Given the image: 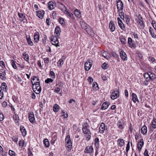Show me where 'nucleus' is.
I'll use <instances>...</instances> for the list:
<instances>
[{
	"instance_id": "obj_1",
	"label": "nucleus",
	"mask_w": 156,
	"mask_h": 156,
	"mask_svg": "<svg viewBox=\"0 0 156 156\" xmlns=\"http://www.w3.org/2000/svg\"><path fill=\"white\" fill-rule=\"evenodd\" d=\"M37 79V81H34L35 79H32L31 81L33 86V89L34 91L36 94H40L41 91V88L40 85L39 81L38 79Z\"/></svg>"
},
{
	"instance_id": "obj_2",
	"label": "nucleus",
	"mask_w": 156,
	"mask_h": 156,
	"mask_svg": "<svg viewBox=\"0 0 156 156\" xmlns=\"http://www.w3.org/2000/svg\"><path fill=\"white\" fill-rule=\"evenodd\" d=\"M58 38H59V37L58 35L55 36V37L53 35L50 37L51 41L52 42V44L55 45L57 47L60 46L58 44Z\"/></svg>"
},
{
	"instance_id": "obj_3",
	"label": "nucleus",
	"mask_w": 156,
	"mask_h": 156,
	"mask_svg": "<svg viewBox=\"0 0 156 156\" xmlns=\"http://www.w3.org/2000/svg\"><path fill=\"white\" fill-rule=\"evenodd\" d=\"M66 146L69 149L71 150L72 148V142L70 138L69 135H68L65 139Z\"/></svg>"
},
{
	"instance_id": "obj_4",
	"label": "nucleus",
	"mask_w": 156,
	"mask_h": 156,
	"mask_svg": "<svg viewBox=\"0 0 156 156\" xmlns=\"http://www.w3.org/2000/svg\"><path fill=\"white\" fill-rule=\"evenodd\" d=\"M84 152L85 153H89L90 155L92 156L94 152V149L92 146H88L86 147Z\"/></svg>"
},
{
	"instance_id": "obj_5",
	"label": "nucleus",
	"mask_w": 156,
	"mask_h": 156,
	"mask_svg": "<svg viewBox=\"0 0 156 156\" xmlns=\"http://www.w3.org/2000/svg\"><path fill=\"white\" fill-rule=\"evenodd\" d=\"M93 61L92 60L89 59L86 61L85 63V69L86 71H88L92 66Z\"/></svg>"
},
{
	"instance_id": "obj_6",
	"label": "nucleus",
	"mask_w": 156,
	"mask_h": 156,
	"mask_svg": "<svg viewBox=\"0 0 156 156\" xmlns=\"http://www.w3.org/2000/svg\"><path fill=\"white\" fill-rule=\"evenodd\" d=\"M116 6L118 12L123 10V5L122 2L120 0H118L116 2Z\"/></svg>"
},
{
	"instance_id": "obj_7",
	"label": "nucleus",
	"mask_w": 156,
	"mask_h": 156,
	"mask_svg": "<svg viewBox=\"0 0 156 156\" xmlns=\"http://www.w3.org/2000/svg\"><path fill=\"white\" fill-rule=\"evenodd\" d=\"M119 89L116 90H114L113 92L112 93L111 98L112 99L114 100L119 97Z\"/></svg>"
},
{
	"instance_id": "obj_8",
	"label": "nucleus",
	"mask_w": 156,
	"mask_h": 156,
	"mask_svg": "<svg viewBox=\"0 0 156 156\" xmlns=\"http://www.w3.org/2000/svg\"><path fill=\"white\" fill-rule=\"evenodd\" d=\"M85 30L91 36L93 37L94 35V33L93 30L89 25V26H87V27Z\"/></svg>"
},
{
	"instance_id": "obj_9",
	"label": "nucleus",
	"mask_w": 156,
	"mask_h": 156,
	"mask_svg": "<svg viewBox=\"0 0 156 156\" xmlns=\"http://www.w3.org/2000/svg\"><path fill=\"white\" fill-rule=\"evenodd\" d=\"M88 125L87 123H86L83 126L82 130L84 134L90 133V131L89 129L87 128Z\"/></svg>"
},
{
	"instance_id": "obj_10",
	"label": "nucleus",
	"mask_w": 156,
	"mask_h": 156,
	"mask_svg": "<svg viewBox=\"0 0 156 156\" xmlns=\"http://www.w3.org/2000/svg\"><path fill=\"white\" fill-rule=\"evenodd\" d=\"M28 118L30 122L31 123H34L35 121L34 116L33 112H30L28 114Z\"/></svg>"
},
{
	"instance_id": "obj_11",
	"label": "nucleus",
	"mask_w": 156,
	"mask_h": 156,
	"mask_svg": "<svg viewBox=\"0 0 156 156\" xmlns=\"http://www.w3.org/2000/svg\"><path fill=\"white\" fill-rule=\"evenodd\" d=\"M120 54L121 58L124 61H126L127 59V55L123 51L121 50L120 52Z\"/></svg>"
},
{
	"instance_id": "obj_12",
	"label": "nucleus",
	"mask_w": 156,
	"mask_h": 156,
	"mask_svg": "<svg viewBox=\"0 0 156 156\" xmlns=\"http://www.w3.org/2000/svg\"><path fill=\"white\" fill-rule=\"evenodd\" d=\"M144 142L143 140L142 139L140 140V141L138 142L137 144V148L138 150L140 151L142 149V147L143 146Z\"/></svg>"
},
{
	"instance_id": "obj_13",
	"label": "nucleus",
	"mask_w": 156,
	"mask_h": 156,
	"mask_svg": "<svg viewBox=\"0 0 156 156\" xmlns=\"http://www.w3.org/2000/svg\"><path fill=\"white\" fill-rule=\"evenodd\" d=\"M128 43L129 45V46L131 48H135L136 47V44L133 43V40L131 38H128Z\"/></svg>"
},
{
	"instance_id": "obj_14",
	"label": "nucleus",
	"mask_w": 156,
	"mask_h": 156,
	"mask_svg": "<svg viewBox=\"0 0 156 156\" xmlns=\"http://www.w3.org/2000/svg\"><path fill=\"white\" fill-rule=\"evenodd\" d=\"M109 26L111 31L112 32H113L115 29V25L114 24L113 21H110L109 23Z\"/></svg>"
},
{
	"instance_id": "obj_15",
	"label": "nucleus",
	"mask_w": 156,
	"mask_h": 156,
	"mask_svg": "<svg viewBox=\"0 0 156 156\" xmlns=\"http://www.w3.org/2000/svg\"><path fill=\"white\" fill-rule=\"evenodd\" d=\"M37 16L40 19L43 18L44 12V11H38L37 12Z\"/></svg>"
},
{
	"instance_id": "obj_16",
	"label": "nucleus",
	"mask_w": 156,
	"mask_h": 156,
	"mask_svg": "<svg viewBox=\"0 0 156 156\" xmlns=\"http://www.w3.org/2000/svg\"><path fill=\"white\" fill-rule=\"evenodd\" d=\"M20 131L23 136H25L27 134V131L24 127L22 126H20Z\"/></svg>"
},
{
	"instance_id": "obj_17",
	"label": "nucleus",
	"mask_w": 156,
	"mask_h": 156,
	"mask_svg": "<svg viewBox=\"0 0 156 156\" xmlns=\"http://www.w3.org/2000/svg\"><path fill=\"white\" fill-rule=\"evenodd\" d=\"M105 129V124L104 123H102L99 127V131L101 133H103Z\"/></svg>"
},
{
	"instance_id": "obj_18",
	"label": "nucleus",
	"mask_w": 156,
	"mask_h": 156,
	"mask_svg": "<svg viewBox=\"0 0 156 156\" xmlns=\"http://www.w3.org/2000/svg\"><path fill=\"white\" fill-rule=\"evenodd\" d=\"M109 105V104L108 102H104L102 105L101 109L102 110H105L107 108Z\"/></svg>"
},
{
	"instance_id": "obj_19",
	"label": "nucleus",
	"mask_w": 156,
	"mask_h": 156,
	"mask_svg": "<svg viewBox=\"0 0 156 156\" xmlns=\"http://www.w3.org/2000/svg\"><path fill=\"white\" fill-rule=\"evenodd\" d=\"M149 30L151 37L154 38H155L156 37V35L154 34L153 29L151 27H149Z\"/></svg>"
},
{
	"instance_id": "obj_20",
	"label": "nucleus",
	"mask_w": 156,
	"mask_h": 156,
	"mask_svg": "<svg viewBox=\"0 0 156 156\" xmlns=\"http://www.w3.org/2000/svg\"><path fill=\"white\" fill-rule=\"evenodd\" d=\"M92 88L94 90H97L99 89L98 85L97 82H94L93 83Z\"/></svg>"
},
{
	"instance_id": "obj_21",
	"label": "nucleus",
	"mask_w": 156,
	"mask_h": 156,
	"mask_svg": "<svg viewBox=\"0 0 156 156\" xmlns=\"http://www.w3.org/2000/svg\"><path fill=\"white\" fill-rule=\"evenodd\" d=\"M132 100L134 103H135L137 101L139 102V100L136 94L134 93H132Z\"/></svg>"
},
{
	"instance_id": "obj_22",
	"label": "nucleus",
	"mask_w": 156,
	"mask_h": 156,
	"mask_svg": "<svg viewBox=\"0 0 156 156\" xmlns=\"http://www.w3.org/2000/svg\"><path fill=\"white\" fill-rule=\"evenodd\" d=\"M59 6L60 9L62 11H65L66 12V11H67L66 7L62 3H60Z\"/></svg>"
},
{
	"instance_id": "obj_23",
	"label": "nucleus",
	"mask_w": 156,
	"mask_h": 156,
	"mask_svg": "<svg viewBox=\"0 0 156 156\" xmlns=\"http://www.w3.org/2000/svg\"><path fill=\"white\" fill-rule=\"evenodd\" d=\"M118 144L120 147L123 146L125 144L124 140L122 139H119L117 140Z\"/></svg>"
},
{
	"instance_id": "obj_24",
	"label": "nucleus",
	"mask_w": 156,
	"mask_h": 156,
	"mask_svg": "<svg viewBox=\"0 0 156 156\" xmlns=\"http://www.w3.org/2000/svg\"><path fill=\"white\" fill-rule=\"evenodd\" d=\"M18 16L21 19L20 20L22 22L24 20H26L25 16L24 15L23 13H18Z\"/></svg>"
},
{
	"instance_id": "obj_25",
	"label": "nucleus",
	"mask_w": 156,
	"mask_h": 156,
	"mask_svg": "<svg viewBox=\"0 0 156 156\" xmlns=\"http://www.w3.org/2000/svg\"><path fill=\"white\" fill-rule=\"evenodd\" d=\"M141 132L144 135L145 134L147 133V127L144 125L141 128Z\"/></svg>"
},
{
	"instance_id": "obj_26",
	"label": "nucleus",
	"mask_w": 156,
	"mask_h": 156,
	"mask_svg": "<svg viewBox=\"0 0 156 156\" xmlns=\"http://www.w3.org/2000/svg\"><path fill=\"white\" fill-rule=\"evenodd\" d=\"M80 23L82 28L84 30L87 27V26H89V25H87L85 23L82 21H80Z\"/></svg>"
},
{
	"instance_id": "obj_27",
	"label": "nucleus",
	"mask_w": 156,
	"mask_h": 156,
	"mask_svg": "<svg viewBox=\"0 0 156 156\" xmlns=\"http://www.w3.org/2000/svg\"><path fill=\"white\" fill-rule=\"evenodd\" d=\"M61 30L60 27H59L57 26L55 29V33L56 35H58V36L60 34Z\"/></svg>"
},
{
	"instance_id": "obj_28",
	"label": "nucleus",
	"mask_w": 156,
	"mask_h": 156,
	"mask_svg": "<svg viewBox=\"0 0 156 156\" xmlns=\"http://www.w3.org/2000/svg\"><path fill=\"white\" fill-rule=\"evenodd\" d=\"M53 2H48V8L49 9L51 10L54 8L55 5H53Z\"/></svg>"
},
{
	"instance_id": "obj_29",
	"label": "nucleus",
	"mask_w": 156,
	"mask_h": 156,
	"mask_svg": "<svg viewBox=\"0 0 156 156\" xmlns=\"http://www.w3.org/2000/svg\"><path fill=\"white\" fill-rule=\"evenodd\" d=\"M74 13L75 16L79 18H80L81 16L80 12L77 9L75 10Z\"/></svg>"
},
{
	"instance_id": "obj_30",
	"label": "nucleus",
	"mask_w": 156,
	"mask_h": 156,
	"mask_svg": "<svg viewBox=\"0 0 156 156\" xmlns=\"http://www.w3.org/2000/svg\"><path fill=\"white\" fill-rule=\"evenodd\" d=\"M65 13L67 14L68 16H69L72 20H74L75 19V18L73 16V14L67 10L66 11Z\"/></svg>"
},
{
	"instance_id": "obj_31",
	"label": "nucleus",
	"mask_w": 156,
	"mask_h": 156,
	"mask_svg": "<svg viewBox=\"0 0 156 156\" xmlns=\"http://www.w3.org/2000/svg\"><path fill=\"white\" fill-rule=\"evenodd\" d=\"M26 37L28 44L31 46H33V43L31 40L30 36L27 37V36H26Z\"/></svg>"
},
{
	"instance_id": "obj_32",
	"label": "nucleus",
	"mask_w": 156,
	"mask_h": 156,
	"mask_svg": "<svg viewBox=\"0 0 156 156\" xmlns=\"http://www.w3.org/2000/svg\"><path fill=\"white\" fill-rule=\"evenodd\" d=\"M152 126L153 128H156V119L155 118H153L152 123Z\"/></svg>"
},
{
	"instance_id": "obj_33",
	"label": "nucleus",
	"mask_w": 156,
	"mask_h": 156,
	"mask_svg": "<svg viewBox=\"0 0 156 156\" xmlns=\"http://www.w3.org/2000/svg\"><path fill=\"white\" fill-rule=\"evenodd\" d=\"M59 109V106L57 104H55L53 107V111L55 112H57Z\"/></svg>"
},
{
	"instance_id": "obj_34",
	"label": "nucleus",
	"mask_w": 156,
	"mask_h": 156,
	"mask_svg": "<svg viewBox=\"0 0 156 156\" xmlns=\"http://www.w3.org/2000/svg\"><path fill=\"white\" fill-rule=\"evenodd\" d=\"M95 145L97 148L99 147V139L98 137L95 139L94 140Z\"/></svg>"
},
{
	"instance_id": "obj_35",
	"label": "nucleus",
	"mask_w": 156,
	"mask_h": 156,
	"mask_svg": "<svg viewBox=\"0 0 156 156\" xmlns=\"http://www.w3.org/2000/svg\"><path fill=\"white\" fill-rule=\"evenodd\" d=\"M23 55L25 60L27 62L29 59L28 55L27 54L26 52H24L23 53Z\"/></svg>"
},
{
	"instance_id": "obj_36",
	"label": "nucleus",
	"mask_w": 156,
	"mask_h": 156,
	"mask_svg": "<svg viewBox=\"0 0 156 156\" xmlns=\"http://www.w3.org/2000/svg\"><path fill=\"white\" fill-rule=\"evenodd\" d=\"M43 143L46 147H48L49 146V143L47 139H44L43 140Z\"/></svg>"
},
{
	"instance_id": "obj_37",
	"label": "nucleus",
	"mask_w": 156,
	"mask_h": 156,
	"mask_svg": "<svg viewBox=\"0 0 156 156\" xmlns=\"http://www.w3.org/2000/svg\"><path fill=\"white\" fill-rule=\"evenodd\" d=\"M13 119L16 122H19V116L17 115H15L13 116Z\"/></svg>"
},
{
	"instance_id": "obj_38",
	"label": "nucleus",
	"mask_w": 156,
	"mask_h": 156,
	"mask_svg": "<svg viewBox=\"0 0 156 156\" xmlns=\"http://www.w3.org/2000/svg\"><path fill=\"white\" fill-rule=\"evenodd\" d=\"M64 60L63 58L60 59L58 61L57 64L58 65V66L60 67H61L62 66L63 64Z\"/></svg>"
},
{
	"instance_id": "obj_39",
	"label": "nucleus",
	"mask_w": 156,
	"mask_h": 156,
	"mask_svg": "<svg viewBox=\"0 0 156 156\" xmlns=\"http://www.w3.org/2000/svg\"><path fill=\"white\" fill-rule=\"evenodd\" d=\"M117 125L118 128L120 129H122L124 128V125L122 123H121L120 122H119L117 123Z\"/></svg>"
},
{
	"instance_id": "obj_40",
	"label": "nucleus",
	"mask_w": 156,
	"mask_h": 156,
	"mask_svg": "<svg viewBox=\"0 0 156 156\" xmlns=\"http://www.w3.org/2000/svg\"><path fill=\"white\" fill-rule=\"evenodd\" d=\"M34 39L36 42H38L39 39V36L37 34H35L34 35Z\"/></svg>"
},
{
	"instance_id": "obj_41",
	"label": "nucleus",
	"mask_w": 156,
	"mask_h": 156,
	"mask_svg": "<svg viewBox=\"0 0 156 156\" xmlns=\"http://www.w3.org/2000/svg\"><path fill=\"white\" fill-rule=\"evenodd\" d=\"M11 63L12 64V67L15 69H19V68H17V66H16V65L15 63V61L13 60L12 59L11 60Z\"/></svg>"
},
{
	"instance_id": "obj_42",
	"label": "nucleus",
	"mask_w": 156,
	"mask_h": 156,
	"mask_svg": "<svg viewBox=\"0 0 156 156\" xmlns=\"http://www.w3.org/2000/svg\"><path fill=\"white\" fill-rule=\"evenodd\" d=\"M112 55L113 57L116 58L117 60L119 61V58L118 55L116 54V53L115 52H112Z\"/></svg>"
},
{
	"instance_id": "obj_43",
	"label": "nucleus",
	"mask_w": 156,
	"mask_h": 156,
	"mask_svg": "<svg viewBox=\"0 0 156 156\" xmlns=\"http://www.w3.org/2000/svg\"><path fill=\"white\" fill-rule=\"evenodd\" d=\"M102 55L105 58H107L108 55H106V52L105 51H102L101 52Z\"/></svg>"
},
{
	"instance_id": "obj_44",
	"label": "nucleus",
	"mask_w": 156,
	"mask_h": 156,
	"mask_svg": "<svg viewBox=\"0 0 156 156\" xmlns=\"http://www.w3.org/2000/svg\"><path fill=\"white\" fill-rule=\"evenodd\" d=\"M118 24L120 27L121 29L122 30H126L124 25L123 23H120Z\"/></svg>"
},
{
	"instance_id": "obj_45",
	"label": "nucleus",
	"mask_w": 156,
	"mask_h": 156,
	"mask_svg": "<svg viewBox=\"0 0 156 156\" xmlns=\"http://www.w3.org/2000/svg\"><path fill=\"white\" fill-rule=\"evenodd\" d=\"M7 87V85L5 83H3L2 84V86L1 87V90H4L5 89V90L7 89L6 88Z\"/></svg>"
},
{
	"instance_id": "obj_46",
	"label": "nucleus",
	"mask_w": 156,
	"mask_h": 156,
	"mask_svg": "<svg viewBox=\"0 0 156 156\" xmlns=\"http://www.w3.org/2000/svg\"><path fill=\"white\" fill-rule=\"evenodd\" d=\"M125 19L127 23L128 24L130 21L129 16L128 15H126Z\"/></svg>"
},
{
	"instance_id": "obj_47",
	"label": "nucleus",
	"mask_w": 156,
	"mask_h": 156,
	"mask_svg": "<svg viewBox=\"0 0 156 156\" xmlns=\"http://www.w3.org/2000/svg\"><path fill=\"white\" fill-rule=\"evenodd\" d=\"M101 67L105 69H107L108 68V64L106 62H104L101 65Z\"/></svg>"
},
{
	"instance_id": "obj_48",
	"label": "nucleus",
	"mask_w": 156,
	"mask_h": 156,
	"mask_svg": "<svg viewBox=\"0 0 156 156\" xmlns=\"http://www.w3.org/2000/svg\"><path fill=\"white\" fill-rule=\"evenodd\" d=\"M9 155L11 156H16L15 153L13 151L9 150Z\"/></svg>"
},
{
	"instance_id": "obj_49",
	"label": "nucleus",
	"mask_w": 156,
	"mask_h": 156,
	"mask_svg": "<svg viewBox=\"0 0 156 156\" xmlns=\"http://www.w3.org/2000/svg\"><path fill=\"white\" fill-rule=\"evenodd\" d=\"M59 22L61 25H64L65 24L64 20L62 18L60 17L59 18Z\"/></svg>"
},
{
	"instance_id": "obj_50",
	"label": "nucleus",
	"mask_w": 156,
	"mask_h": 156,
	"mask_svg": "<svg viewBox=\"0 0 156 156\" xmlns=\"http://www.w3.org/2000/svg\"><path fill=\"white\" fill-rule=\"evenodd\" d=\"M85 134V137L86 138V139L87 140H90V133H88L87 134Z\"/></svg>"
},
{
	"instance_id": "obj_51",
	"label": "nucleus",
	"mask_w": 156,
	"mask_h": 156,
	"mask_svg": "<svg viewBox=\"0 0 156 156\" xmlns=\"http://www.w3.org/2000/svg\"><path fill=\"white\" fill-rule=\"evenodd\" d=\"M149 78H156V76L153 73H151V72H149Z\"/></svg>"
},
{
	"instance_id": "obj_52",
	"label": "nucleus",
	"mask_w": 156,
	"mask_h": 156,
	"mask_svg": "<svg viewBox=\"0 0 156 156\" xmlns=\"http://www.w3.org/2000/svg\"><path fill=\"white\" fill-rule=\"evenodd\" d=\"M147 80L144 81V84L145 85H147L151 81V79H149L147 80V79H146Z\"/></svg>"
},
{
	"instance_id": "obj_53",
	"label": "nucleus",
	"mask_w": 156,
	"mask_h": 156,
	"mask_svg": "<svg viewBox=\"0 0 156 156\" xmlns=\"http://www.w3.org/2000/svg\"><path fill=\"white\" fill-rule=\"evenodd\" d=\"M53 81V80L52 79H47L45 80V82L46 83H49L52 82Z\"/></svg>"
},
{
	"instance_id": "obj_54",
	"label": "nucleus",
	"mask_w": 156,
	"mask_h": 156,
	"mask_svg": "<svg viewBox=\"0 0 156 156\" xmlns=\"http://www.w3.org/2000/svg\"><path fill=\"white\" fill-rule=\"evenodd\" d=\"M62 116L64 117V118H66L68 117V115L66 112L63 111L62 112Z\"/></svg>"
},
{
	"instance_id": "obj_55",
	"label": "nucleus",
	"mask_w": 156,
	"mask_h": 156,
	"mask_svg": "<svg viewBox=\"0 0 156 156\" xmlns=\"http://www.w3.org/2000/svg\"><path fill=\"white\" fill-rule=\"evenodd\" d=\"M138 19L137 20V22H141L143 20L142 17H141V15L140 14H139L138 16Z\"/></svg>"
},
{
	"instance_id": "obj_56",
	"label": "nucleus",
	"mask_w": 156,
	"mask_h": 156,
	"mask_svg": "<svg viewBox=\"0 0 156 156\" xmlns=\"http://www.w3.org/2000/svg\"><path fill=\"white\" fill-rule=\"evenodd\" d=\"M50 76L52 78H55V73L53 71H51L50 72Z\"/></svg>"
},
{
	"instance_id": "obj_57",
	"label": "nucleus",
	"mask_w": 156,
	"mask_h": 156,
	"mask_svg": "<svg viewBox=\"0 0 156 156\" xmlns=\"http://www.w3.org/2000/svg\"><path fill=\"white\" fill-rule=\"evenodd\" d=\"M151 24L154 29L156 30V23L154 20L152 21L151 22Z\"/></svg>"
},
{
	"instance_id": "obj_58",
	"label": "nucleus",
	"mask_w": 156,
	"mask_h": 156,
	"mask_svg": "<svg viewBox=\"0 0 156 156\" xmlns=\"http://www.w3.org/2000/svg\"><path fill=\"white\" fill-rule=\"evenodd\" d=\"M61 90L60 88L59 87H57L55 88L54 90L55 93H58Z\"/></svg>"
},
{
	"instance_id": "obj_59",
	"label": "nucleus",
	"mask_w": 156,
	"mask_h": 156,
	"mask_svg": "<svg viewBox=\"0 0 156 156\" xmlns=\"http://www.w3.org/2000/svg\"><path fill=\"white\" fill-rule=\"evenodd\" d=\"M120 40L121 43L122 44H124L126 43V39L125 38H121Z\"/></svg>"
},
{
	"instance_id": "obj_60",
	"label": "nucleus",
	"mask_w": 156,
	"mask_h": 156,
	"mask_svg": "<svg viewBox=\"0 0 156 156\" xmlns=\"http://www.w3.org/2000/svg\"><path fill=\"white\" fill-rule=\"evenodd\" d=\"M139 24L141 25L142 29H143L144 27V24L143 21L138 22Z\"/></svg>"
},
{
	"instance_id": "obj_61",
	"label": "nucleus",
	"mask_w": 156,
	"mask_h": 156,
	"mask_svg": "<svg viewBox=\"0 0 156 156\" xmlns=\"http://www.w3.org/2000/svg\"><path fill=\"white\" fill-rule=\"evenodd\" d=\"M19 144L20 146L23 147L24 145V142L23 140H20L19 142Z\"/></svg>"
},
{
	"instance_id": "obj_62",
	"label": "nucleus",
	"mask_w": 156,
	"mask_h": 156,
	"mask_svg": "<svg viewBox=\"0 0 156 156\" xmlns=\"http://www.w3.org/2000/svg\"><path fill=\"white\" fill-rule=\"evenodd\" d=\"M130 148L129 146V142H128L127 144V146L126 147V152L127 153H128V151H129Z\"/></svg>"
},
{
	"instance_id": "obj_63",
	"label": "nucleus",
	"mask_w": 156,
	"mask_h": 156,
	"mask_svg": "<svg viewBox=\"0 0 156 156\" xmlns=\"http://www.w3.org/2000/svg\"><path fill=\"white\" fill-rule=\"evenodd\" d=\"M0 66L3 68H5V63L3 61H0Z\"/></svg>"
},
{
	"instance_id": "obj_64",
	"label": "nucleus",
	"mask_w": 156,
	"mask_h": 156,
	"mask_svg": "<svg viewBox=\"0 0 156 156\" xmlns=\"http://www.w3.org/2000/svg\"><path fill=\"white\" fill-rule=\"evenodd\" d=\"M46 23L48 25H50L51 21L49 18H48L46 19Z\"/></svg>"
}]
</instances>
